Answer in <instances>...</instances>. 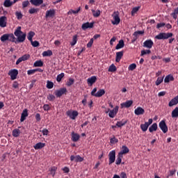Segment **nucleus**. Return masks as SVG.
<instances>
[{
	"instance_id": "nucleus-53",
	"label": "nucleus",
	"mask_w": 178,
	"mask_h": 178,
	"mask_svg": "<svg viewBox=\"0 0 178 178\" xmlns=\"http://www.w3.org/2000/svg\"><path fill=\"white\" fill-rule=\"evenodd\" d=\"M108 72H116V66L115 65H111L108 68Z\"/></svg>"
},
{
	"instance_id": "nucleus-41",
	"label": "nucleus",
	"mask_w": 178,
	"mask_h": 178,
	"mask_svg": "<svg viewBox=\"0 0 178 178\" xmlns=\"http://www.w3.org/2000/svg\"><path fill=\"white\" fill-rule=\"evenodd\" d=\"M43 63L41 60H37L34 63L33 66H35V67H41V66H42Z\"/></svg>"
},
{
	"instance_id": "nucleus-8",
	"label": "nucleus",
	"mask_w": 178,
	"mask_h": 178,
	"mask_svg": "<svg viewBox=\"0 0 178 178\" xmlns=\"http://www.w3.org/2000/svg\"><path fill=\"white\" fill-rule=\"evenodd\" d=\"M152 118L149 119L148 122H145V124H140V129L143 131H147L148 130V127H149L150 124H152Z\"/></svg>"
},
{
	"instance_id": "nucleus-25",
	"label": "nucleus",
	"mask_w": 178,
	"mask_h": 178,
	"mask_svg": "<svg viewBox=\"0 0 178 178\" xmlns=\"http://www.w3.org/2000/svg\"><path fill=\"white\" fill-rule=\"evenodd\" d=\"M87 81H88V86H92V84H94V83L97 81V76H91L90 78L88 79Z\"/></svg>"
},
{
	"instance_id": "nucleus-38",
	"label": "nucleus",
	"mask_w": 178,
	"mask_h": 178,
	"mask_svg": "<svg viewBox=\"0 0 178 178\" xmlns=\"http://www.w3.org/2000/svg\"><path fill=\"white\" fill-rule=\"evenodd\" d=\"M34 35H35V33H34L33 31H30L27 35L28 40L29 41H33V37H34Z\"/></svg>"
},
{
	"instance_id": "nucleus-39",
	"label": "nucleus",
	"mask_w": 178,
	"mask_h": 178,
	"mask_svg": "<svg viewBox=\"0 0 178 178\" xmlns=\"http://www.w3.org/2000/svg\"><path fill=\"white\" fill-rule=\"evenodd\" d=\"M172 118H178V107H176L172 111Z\"/></svg>"
},
{
	"instance_id": "nucleus-50",
	"label": "nucleus",
	"mask_w": 178,
	"mask_h": 178,
	"mask_svg": "<svg viewBox=\"0 0 178 178\" xmlns=\"http://www.w3.org/2000/svg\"><path fill=\"white\" fill-rule=\"evenodd\" d=\"M163 81V76L157 78L156 81V86H159Z\"/></svg>"
},
{
	"instance_id": "nucleus-27",
	"label": "nucleus",
	"mask_w": 178,
	"mask_h": 178,
	"mask_svg": "<svg viewBox=\"0 0 178 178\" xmlns=\"http://www.w3.org/2000/svg\"><path fill=\"white\" fill-rule=\"evenodd\" d=\"M45 147V143H38L34 146L33 148L35 149H42Z\"/></svg>"
},
{
	"instance_id": "nucleus-5",
	"label": "nucleus",
	"mask_w": 178,
	"mask_h": 178,
	"mask_svg": "<svg viewBox=\"0 0 178 178\" xmlns=\"http://www.w3.org/2000/svg\"><path fill=\"white\" fill-rule=\"evenodd\" d=\"M104 95H105V90L104 89H100L97 92V88H95L91 91V95H92V97H96L97 98H99Z\"/></svg>"
},
{
	"instance_id": "nucleus-2",
	"label": "nucleus",
	"mask_w": 178,
	"mask_h": 178,
	"mask_svg": "<svg viewBox=\"0 0 178 178\" xmlns=\"http://www.w3.org/2000/svg\"><path fill=\"white\" fill-rule=\"evenodd\" d=\"M16 38H15V35L13 33H6L1 35L0 40L1 42H5L6 41H11L13 42Z\"/></svg>"
},
{
	"instance_id": "nucleus-13",
	"label": "nucleus",
	"mask_w": 178,
	"mask_h": 178,
	"mask_svg": "<svg viewBox=\"0 0 178 178\" xmlns=\"http://www.w3.org/2000/svg\"><path fill=\"white\" fill-rule=\"evenodd\" d=\"M70 161L74 162H83V161H84V158L80 156V155H77V156L72 155L70 156Z\"/></svg>"
},
{
	"instance_id": "nucleus-20",
	"label": "nucleus",
	"mask_w": 178,
	"mask_h": 178,
	"mask_svg": "<svg viewBox=\"0 0 178 178\" xmlns=\"http://www.w3.org/2000/svg\"><path fill=\"white\" fill-rule=\"evenodd\" d=\"M17 0H14V1H11L10 0H5L3 3V6L5 8H10L13 3H16Z\"/></svg>"
},
{
	"instance_id": "nucleus-43",
	"label": "nucleus",
	"mask_w": 178,
	"mask_h": 178,
	"mask_svg": "<svg viewBox=\"0 0 178 178\" xmlns=\"http://www.w3.org/2000/svg\"><path fill=\"white\" fill-rule=\"evenodd\" d=\"M39 10H40L38 8H32L29 9V13H30V15H33L34 13H38Z\"/></svg>"
},
{
	"instance_id": "nucleus-37",
	"label": "nucleus",
	"mask_w": 178,
	"mask_h": 178,
	"mask_svg": "<svg viewBox=\"0 0 178 178\" xmlns=\"http://www.w3.org/2000/svg\"><path fill=\"white\" fill-rule=\"evenodd\" d=\"M42 56H52V51L51 50H47L42 52Z\"/></svg>"
},
{
	"instance_id": "nucleus-42",
	"label": "nucleus",
	"mask_w": 178,
	"mask_h": 178,
	"mask_svg": "<svg viewBox=\"0 0 178 178\" xmlns=\"http://www.w3.org/2000/svg\"><path fill=\"white\" fill-rule=\"evenodd\" d=\"M177 15H178V7L174 10V12L171 14V16H172L173 19H177Z\"/></svg>"
},
{
	"instance_id": "nucleus-22",
	"label": "nucleus",
	"mask_w": 178,
	"mask_h": 178,
	"mask_svg": "<svg viewBox=\"0 0 178 178\" xmlns=\"http://www.w3.org/2000/svg\"><path fill=\"white\" fill-rule=\"evenodd\" d=\"M92 27H94V23L92 22H86L82 24V29L83 30H87V29H92Z\"/></svg>"
},
{
	"instance_id": "nucleus-17",
	"label": "nucleus",
	"mask_w": 178,
	"mask_h": 178,
	"mask_svg": "<svg viewBox=\"0 0 178 178\" xmlns=\"http://www.w3.org/2000/svg\"><path fill=\"white\" fill-rule=\"evenodd\" d=\"M8 19L5 16L0 17V27L5 28L6 27Z\"/></svg>"
},
{
	"instance_id": "nucleus-63",
	"label": "nucleus",
	"mask_w": 178,
	"mask_h": 178,
	"mask_svg": "<svg viewBox=\"0 0 178 178\" xmlns=\"http://www.w3.org/2000/svg\"><path fill=\"white\" fill-rule=\"evenodd\" d=\"M42 133L43 136H48L49 131H48V129H44L42 130Z\"/></svg>"
},
{
	"instance_id": "nucleus-3",
	"label": "nucleus",
	"mask_w": 178,
	"mask_h": 178,
	"mask_svg": "<svg viewBox=\"0 0 178 178\" xmlns=\"http://www.w3.org/2000/svg\"><path fill=\"white\" fill-rule=\"evenodd\" d=\"M171 37H173V33H160L155 36V38L156 40H168Z\"/></svg>"
},
{
	"instance_id": "nucleus-28",
	"label": "nucleus",
	"mask_w": 178,
	"mask_h": 178,
	"mask_svg": "<svg viewBox=\"0 0 178 178\" xmlns=\"http://www.w3.org/2000/svg\"><path fill=\"white\" fill-rule=\"evenodd\" d=\"M158 129V124L156 123H154L152 126L149 128V133H152L154 131H156Z\"/></svg>"
},
{
	"instance_id": "nucleus-56",
	"label": "nucleus",
	"mask_w": 178,
	"mask_h": 178,
	"mask_svg": "<svg viewBox=\"0 0 178 178\" xmlns=\"http://www.w3.org/2000/svg\"><path fill=\"white\" fill-rule=\"evenodd\" d=\"M143 34H144V31H136L134 33V37H138V35H143Z\"/></svg>"
},
{
	"instance_id": "nucleus-16",
	"label": "nucleus",
	"mask_w": 178,
	"mask_h": 178,
	"mask_svg": "<svg viewBox=\"0 0 178 178\" xmlns=\"http://www.w3.org/2000/svg\"><path fill=\"white\" fill-rule=\"evenodd\" d=\"M134 113L136 116H140V115H144V113H145V111L142 107H137L134 110Z\"/></svg>"
},
{
	"instance_id": "nucleus-40",
	"label": "nucleus",
	"mask_w": 178,
	"mask_h": 178,
	"mask_svg": "<svg viewBox=\"0 0 178 178\" xmlns=\"http://www.w3.org/2000/svg\"><path fill=\"white\" fill-rule=\"evenodd\" d=\"M126 123H127V121H118L116 123V126L117 127H122V126H124V124H126Z\"/></svg>"
},
{
	"instance_id": "nucleus-7",
	"label": "nucleus",
	"mask_w": 178,
	"mask_h": 178,
	"mask_svg": "<svg viewBox=\"0 0 178 178\" xmlns=\"http://www.w3.org/2000/svg\"><path fill=\"white\" fill-rule=\"evenodd\" d=\"M19 71L16 69L10 70L8 72V76H10L11 80H16Z\"/></svg>"
},
{
	"instance_id": "nucleus-14",
	"label": "nucleus",
	"mask_w": 178,
	"mask_h": 178,
	"mask_svg": "<svg viewBox=\"0 0 178 178\" xmlns=\"http://www.w3.org/2000/svg\"><path fill=\"white\" fill-rule=\"evenodd\" d=\"M130 149H129V147L126 145H123L121 147V151L118 153V154L123 156V155H126V154H129Z\"/></svg>"
},
{
	"instance_id": "nucleus-4",
	"label": "nucleus",
	"mask_w": 178,
	"mask_h": 178,
	"mask_svg": "<svg viewBox=\"0 0 178 178\" xmlns=\"http://www.w3.org/2000/svg\"><path fill=\"white\" fill-rule=\"evenodd\" d=\"M119 15L120 14L118 11H115L111 15L113 17V19L111 20V23L114 26H118V24L120 23V17H119Z\"/></svg>"
},
{
	"instance_id": "nucleus-33",
	"label": "nucleus",
	"mask_w": 178,
	"mask_h": 178,
	"mask_svg": "<svg viewBox=\"0 0 178 178\" xmlns=\"http://www.w3.org/2000/svg\"><path fill=\"white\" fill-rule=\"evenodd\" d=\"M175 80V78H173V76L172 75H168L164 79L165 83H169V81H173Z\"/></svg>"
},
{
	"instance_id": "nucleus-26",
	"label": "nucleus",
	"mask_w": 178,
	"mask_h": 178,
	"mask_svg": "<svg viewBox=\"0 0 178 178\" xmlns=\"http://www.w3.org/2000/svg\"><path fill=\"white\" fill-rule=\"evenodd\" d=\"M79 140H80V135L76 133L72 132V140L74 141V143H76V141H78Z\"/></svg>"
},
{
	"instance_id": "nucleus-18",
	"label": "nucleus",
	"mask_w": 178,
	"mask_h": 178,
	"mask_svg": "<svg viewBox=\"0 0 178 178\" xmlns=\"http://www.w3.org/2000/svg\"><path fill=\"white\" fill-rule=\"evenodd\" d=\"M178 104V95L172 99L168 103V106H175V105H177Z\"/></svg>"
},
{
	"instance_id": "nucleus-36",
	"label": "nucleus",
	"mask_w": 178,
	"mask_h": 178,
	"mask_svg": "<svg viewBox=\"0 0 178 178\" xmlns=\"http://www.w3.org/2000/svg\"><path fill=\"white\" fill-rule=\"evenodd\" d=\"M35 72H42V70L40 69L29 70L27 71V74L30 76L31 74H34Z\"/></svg>"
},
{
	"instance_id": "nucleus-32",
	"label": "nucleus",
	"mask_w": 178,
	"mask_h": 178,
	"mask_svg": "<svg viewBox=\"0 0 178 178\" xmlns=\"http://www.w3.org/2000/svg\"><path fill=\"white\" fill-rule=\"evenodd\" d=\"M92 13L94 17H99V16L101 15V10H92Z\"/></svg>"
},
{
	"instance_id": "nucleus-48",
	"label": "nucleus",
	"mask_w": 178,
	"mask_h": 178,
	"mask_svg": "<svg viewBox=\"0 0 178 178\" xmlns=\"http://www.w3.org/2000/svg\"><path fill=\"white\" fill-rule=\"evenodd\" d=\"M56 167H52L49 171H50V175H51L53 177L55 176V173H56Z\"/></svg>"
},
{
	"instance_id": "nucleus-55",
	"label": "nucleus",
	"mask_w": 178,
	"mask_h": 178,
	"mask_svg": "<svg viewBox=\"0 0 178 178\" xmlns=\"http://www.w3.org/2000/svg\"><path fill=\"white\" fill-rule=\"evenodd\" d=\"M92 44H94V38H91L89 41V42L87 44L88 48H91L92 47Z\"/></svg>"
},
{
	"instance_id": "nucleus-57",
	"label": "nucleus",
	"mask_w": 178,
	"mask_h": 178,
	"mask_svg": "<svg viewBox=\"0 0 178 178\" xmlns=\"http://www.w3.org/2000/svg\"><path fill=\"white\" fill-rule=\"evenodd\" d=\"M136 67H137V65H136V63H132L129 66V70H134Z\"/></svg>"
},
{
	"instance_id": "nucleus-15",
	"label": "nucleus",
	"mask_w": 178,
	"mask_h": 178,
	"mask_svg": "<svg viewBox=\"0 0 178 178\" xmlns=\"http://www.w3.org/2000/svg\"><path fill=\"white\" fill-rule=\"evenodd\" d=\"M153 45H154V42L151 40H145L143 42V47L145 48H148V49H151V48H152Z\"/></svg>"
},
{
	"instance_id": "nucleus-51",
	"label": "nucleus",
	"mask_w": 178,
	"mask_h": 178,
	"mask_svg": "<svg viewBox=\"0 0 178 178\" xmlns=\"http://www.w3.org/2000/svg\"><path fill=\"white\" fill-rule=\"evenodd\" d=\"M47 88H49V90H51V88H54V83H52L49 81H47Z\"/></svg>"
},
{
	"instance_id": "nucleus-24",
	"label": "nucleus",
	"mask_w": 178,
	"mask_h": 178,
	"mask_svg": "<svg viewBox=\"0 0 178 178\" xmlns=\"http://www.w3.org/2000/svg\"><path fill=\"white\" fill-rule=\"evenodd\" d=\"M30 2L34 6H40V5H42L44 3L43 0H30Z\"/></svg>"
},
{
	"instance_id": "nucleus-45",
	"label": "nucleus",
	"mask_w": 178,
	"mask_h": 178,
	"mask_svg": "<svg viewBox=\"0 0 178 178\" xmlns=\"http://www.w3.org/2000/svg\"><path fill=\"white\" fill-rule=\"evenodd\" d=\"M63 77H65V73H61L57 76L56 81L59 83L62 81V79H63Z\"/></svg>"
},
{
	"instance_id": "nucleus-52",
	"label": "nucleus",
	"mask_w": 178,
	"mask_h": 178,
	"mask_svg": "<svg viewBox=\"0 0 178 178\" xmlns=\"http://www.w3.org/2000/svg\"><path fill=\"white\" fill-rule=\"evenodd\" d=\"M139 10H140V7L134 8L131 10L132 16H134V15H136V13H137V12H138Z\"/></svg>"
},
{
	"instance_id": "nucleus-29",
	"label": "nucleus",
	"mask_w": 178,
	"mask_h": 178,
	"mask_svg": "<svg viewBox=\"0 0 178 178\" xmlns=\"http://www.w3.org/2000/svg\"><path fill=\"white\" fill-rule=\"evenodd\" d=\"M123 57V51L116 53L115 62H120V59Z\"/></svg>"
},
{
	"instance_id": "nucleus-46",
	"label": "nucleus",
	"mask_w": 178,
	"mask_h": 178,
	"mask_svg": "<svg viewBox=\"0 0 178 178\" xmlns=\"http://www.w3.org/2000/svg\"><path fill=\"white\" fill-rule=\"evenodd\" d=\"M74 83V79L70 78L66 83V86H67V87H70V86H73V84Z\"/></svg>"
},
{
	"instance_id": "nucleus-6",
	"label": "nucleus",
	"mask_w": 178,
	"mask_h": 178,
	"mask_svg": "<svg viewBox=\"0 0 178 178\" xmlns=\"http://www.w3.org/2000/svg\"><path fill=\"white\" fill-rule=\"evenodd\" d=\"M56 13V10L55 9H50L46 11L45 18L46 19H54L55 17V15Z\"/></svg>"
},
{
	"instance_id": "nucleus-61",
	"label": "nucleus",
	"mask_w": 178,
	"mask_h": 178,
	"mask_svg": "<svg viewBox=\"0 0 178 178\" xmlns=\"http://www.w3.org/2000/svg\"><path fill=\"white\" fill-rule=\"evenodd\" d=\"M118 139H116V138H115V137L111 138L110 140V143L111 144H116V143H118Z\"/></svg>"
},
{
	"instance_id": "nucleus-10",
	"label": "nucleus",
	"mask_w": 178,
	"mask_h": 178,
	"mask_svg": "<svg viewBox=\"0 0 178 178\" xmlns=\"http://www.w3.org/2000/svg\"><path fill=\"white\" fill-rule=\"evenodd\" d=\"M66 115H68L72 120H74L77 116H79V112L76 111H68L66 113Z\"/></svg>"
},
{
	"instance_id": "nucleus-47",
	"label": "nucleus",
	"mask_w": 178,
	"mask_h": 178,
	"mask_svg": "<svg viewBox=\"0 0 178 178\" xmlns=\"http://www.w3.org/2000/svg\"><path fill=\"white\" fill-rule=\"evenodd\" d=\"M31 44L32 47H34L35 48L37 47H40V42H38V41L37 40H35V41L31 40Z\"/></svg>"
},
{
	"instance_id": "nucleus-21",
	"label": "nucleus",
	"mask_w": 178,
	"mask_h": 178,
	"mask_svg": "<svg viewBox=\"0 0 178 178\" xmlns=\"http://www.w3.org/2000/svg\"><path fill=\"white\" fill-rule=\"evenodd\" d=\"M67 89L65 88H63L57 91H56L55 95L57 97H62V95H63V94H65V92H66Z\"/></svg>"
},
{
	"instance_id": "nucleus-64",
	"label": "nucleus",
	"mask_w": 178,
	"mask_h": 178,
	"mask_svg": "<svg viewBox=\"0 0 178 178\" xmlns=\"http://www.w3.org/2000/svg\"><path fill=\"white\" fill-rule=\"evenodd\" d=\"M50 108H51L49 107V105H48V104H44L43 106L44 111H49Z\"/></svg>"
},
{
	"instance_id": "nucleus-12",
	"label": "nucleus",
	"mask_w": 178,
	"mask_h": 178,
	"mask_svg": "<svg viewBox=\"0 0 178 178\" xmlns=\"http://www.w3.org/2000/svg\"><path fill=\"white\" fill-rule=\"evenodd\" d=\"M159 126L163 133H168V126L166 125V123L164 120L161 121Z\"/></svg>"
},
{
	"instance_id": "nucleus-19",
	"label": "nucleus",
	"mask_w": 178,
	"mask_h": 178,
	"mask_svg": "<svg viewBox=\"0 0 178 178\" xmlns=\"http://www.w3.org/2000/svg\"><path fill=\"white\" fill-rule=\"evenodd\" d=\"M131 105H133V102L132 100H128L124 103H122L120 104L121 108H130V106H131Z\"/></svg>"
},
{
	"instance_id": "nucleus-31",
	"label": "nucleus",
	"mask_w": 178,
	"mask_h": 178,
	"mask_svg": "<svg viewBox=\"0 0 178 178\" xmlns=\"http://www.w3.org/2000/svg\"><path fill=\"white\" fill-rule=\"evenodd\" d=\"M80 10H81V7H79L76 10H70L67 13V15H77V13H79V12H80Z\"/></svg>"
},
{
	"instance_id": "nucleus-1",
	"label": "nucleus",
	"mask_w": 178,
	"mask_h": 178,
	"mask_svg": "<svg viewBox=\"0 0 178 178\" xmlns=\"http://www.w3.org/2000/svg\"><path fill=\"white\" fill-rule=\"evenodd\" d=\"M14 34L17 37V42H24L26 40V33L22 31V26H18L15 29Z\"/></svg>"
},
{
	"instance_id": "nucleus-44",
	"label": "nucleus",
	"mask_w": 178,
	"mask_h": 178,
	"mask_svg": "<svg viewBox=\"0 0 178 178\" xmlns=\"http://www.w3.org/2000/svg\"><path fill=\"white\" fill-rule=\"evenodd\" d=\"M151 54V50H142L140 52V56H144V55H149Z\"/></svg>"
},
{
	"instance_id": "nucleus-35",
	"label": "nucleus",
	"mask_w": 178,
	"mask_h": 178,
	"mask_svg": "<svg viewBox=\"0 0 178 178\" xmlns=\"http://www.w3.org/2000/svg\"><path fill=\"white\" fill-rule=\"evenodd\" d=\"M13 137H19L20 136V129H15L13 131Z\"/></svg>"
},
{
	"instance_id": "nucleus-11",
	"label": "nucleus",
	"mask_w": 178,
	"mask_h": 178,
	"mask_svg": "<svg viewBox=\"0 0 178 178\" xmlns=\"http://www.w3.org/2000/svg\"><path fill=\"white\" fill-rule=\"evenodd\" d=\"M118 112H119V107L116 106L113 109L110 110L108 113L109 118H111V119H113L116 115H118Z\"/></svg>"
},
{
	"instance_id": "nucleus-30",
	"label": "nucleus",
	"mask_w": 178,
	"mask_h": 178,
	"mask_svg": "<svg viewBox=\"0 0 178 178\" xmlns=\"http://www.w3.org/2000/svg\"><path fill=\"white\" fill-rule=\"evenodd\" d=\"M124 47V41L123 40H120L118 44L115 47V49H122Z\"/></svg>"
},
{
	"instance_id": "nucleus-49",
	"label": "nucleus",
	"mask_w": 178,
	"mask_h": 178,
	"mask_svg": "<svg viewBox=\"0 0 178 178\" xmlns=\"http://www.w3.org/2000/svg\"><path fill=\"white\" fill-rule=\"evenodd\" d=\"M77 44V35H74L72 38V42H71V45L73 47Z\"/></svg>"
},
{
	"instance_id": "nucleus-58",
	"label": "nucleus",
	"mask_w": 178,
	"mask_h": 178,
	"mask_svg": "<svg viewBox=\"0 0 178 178\" xmlns=\"http://www.w3.org/2000/svg\"><path fill=\"white\" fill-rule=\"evenodd\" d=\"M30 58V56L29 54H25L21 57L22 59V62H24V60H27Z\"/></svg>"
},
{
	"instance_id": "nucleus-59",
	"label": "nucleus",
	"mask_w": 178,
	"mask_h": 178,
	"mask_svg": "<svg viewBox=\"0 0 178 178\" xmlns=\"http://www.w3.org/2000/svg\"><path fill=\"white\" fill-rule=\"evenodd\" d=\"M30 58V56L29 54H25L21 57L22 59V62H24V60H27Z\"/></svg>"
},
{
	"instance_id": "nucleus-54",
	"label": "nucleus",
	"mask_w": 178,
	"mask_h": 178,
	"mask_svg": "<svg viewBox=\"0 0 178 178\" xmlns=\"http://www.w3.org/2000/svg\"><path fill=\"white\" fill-rule=\"evenodd\" d=\"M15 16H17V19H20L22 17H23V14H22V12H16Z\"/></svg>"
},
{
	"instance_id": "nucleus-9",
	"label": "nucleus",
	"mask_w": 178,
	"mask_h": 178,
	"mask_svg": "<svg viewBox=\"0 0 178 178\" xmlns=\"http://www.w3.org/2000/svg\"><path fill=\"white\" fill-rule=\"evenodd\" d=\"M108 157H109L108 165H112V163L115 162V159H116V152H115V150H112L111 152H110L108 154Z\"/></svg>"
},
{
	"instance_id": "nucleus-60",
	"label": "nucleus",
	"mask_w": 178,
	"mask_h": 178,
	"mask_svg": "<svg viewBox=\"0 0 178 178\" xmlns=\"http://www.w3.org/2000/svg\"><path fill=\"white\" fill-rule=\"evenodd\" d=\"M47 99L49 101H54V100H55V95H49L47 96Z\"/></svg>"
},
{
	"instance_id": "nucleus-34",
	"label": "nucleus",
	"mask_w": 178,
	"mask_h": 178,
	"mask_svg": "<svg viewBox=\"0 0 178 178\" xmlns=\"http://www.w3.org/2000/svg\"><path fill=\"white\" fill-rule=\"evenodd\" d=\"M122 159H123V156L118 154L115 161L116 165H120L122 163Z\"/></svg>"
},
{
	"instance_id": "nucleus-62",
	"label": "nucleus",
	"mask_w": 178,
	"mask_h": 178,
	"mask_svg": "<svg viewBox=\"0 0 178 178\" xmlns=\"http://www.w3.org/2000/svg\"><path fill=\"white\" fill-rule=\"evenodd\" d=\"M28 5H30V2L29 1L22 2V8H27Z\"/></svg>"
},
{
	"instance_id": "nucleus-23",
	"label": "nucleus",
	"mask_w": 178,
	"mask_h": 178,
	"mask_svg": "<svg viewBox=\"0 0 178 178\" xmlns=\"http://www.w3.org/2000/svg\"><path fill=\"white\" fill-rule=\"evenodd\" d=\"M29 116V113L27 109H24L21 115L20 122H24L26 120V118Z\"/></svg>"
}]
</instances>
